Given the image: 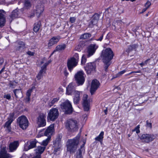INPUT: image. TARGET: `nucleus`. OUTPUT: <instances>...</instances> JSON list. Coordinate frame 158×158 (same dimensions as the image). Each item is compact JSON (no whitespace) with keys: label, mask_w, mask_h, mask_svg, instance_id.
I'll return each instance as SVG.
<instances>
[{"label":"nucleus","mask_w":158,"mask_h":158,"mask_svg":"<svg viewBox=\"0 0 158 158\" xmlns=\"http://www.w3.org/2000/svg\"><path fill=\"white\" fill-rule=\"evenodd\" d=\"M31 6L30 2L28 0H25L24 8L27 9L29 8Z\"/></svg>","instance_id":"4c0bfd02"},{"label":"nucleus","mask_w":158,"mask_h":158,"mask_svg":"<svg viewBox=\"0 0 158 158\" xmlns=\"http://www.w3.org/2000/svg\"><path fill=\"white\" fill-rule=\"evenodd\" d=\"M9 85L10 87L13 88V86L14 85L13 82L11 81H10Z\"/></svg>","instance_id":"13d9d810"},{"label":"nucleus","mask_w":158,"mask_h":158,"mask_svg":"<svg viewBox=\"0 0 158 158\" xmlns=\"http://www.w3.org/2000/svg\"><path fill=\"white\" fill-rule=\"evenodd\" d=\"M36 155L32 157V158H41V155L38 154H36Z\"/></svg>","instance_id":"4d7b16f0"},{"label":"nucleus","mask_w":158,"mask_h":158,"mask_svg":"<svg viewBox=\"0 0 158 158\" xmlns=\"http://www.w3.org/2000/svg\"><path fill=\"white\" fill-rule=\"evenodd\" d=\"M41 64H44L43 66L41 67V69L45 71L46 67L49 64L46 59L45 58H43L41 62Z\"/></svg>","instance_id":"393cba45"},{"label":"nucleus","mask_w":158,"mask_h":158,"mask_svg":"<svg viewBox=\"0 0 158 158\" xmlns=\"http://www.w3.org/2000/svg\"><path fill=\"white\" fill-rule=\"evenodd\" d=\"M98 46L96 44H91L89 45L85 50L81 59V64H84L86 63L87 58H88L94 55Z\"/></svg>","instance_id":"f03ea898"},{"label":"nucleus","mask_w":158,"mask_h":158,"mask_svg":"<svg viewBox=\"0 0 158 158\" xmlns=\"http://www.w3.org/2000/svg\"><path fill=\"white\" fill-rule=\"evenodd\" d=\"M19 11L17 9L14 10L10 16V19H11L10 22H11L13 19L19 17Z\"/></svg>","instance_id":"5701e85b"},{"label":"nucleus","mask_w":158,"mask_h":158,"mask_svg":"<svg viewBox=\"0 0 158 158\" xmlns=\"http://www.w3.org/2000/svg\"><path fill=\"white\" fill-rule=\"evenodd\" d=\"M133 73H135V71H133V72H132L130 73H128L127 74H126L125 75V76H128V75H130L131 74Z\"/></svg>","instance_id":"0e129e2a"},{"label":"nucleus","mask_w":158,"mask_h":158,"mask_svg":"<svg viewBox=\"0 0 158 158\" xmlns=\"http://www.w3.org/2000/svg\"><path fill=\"white\" fill-rule=\"evenodd\" d=\"M11 121H10L8 120V121L6 122L5 124V127H6V130L9 132H10L11 131V127L10 125L12 122Z\"/></svg>","instance_id":"473e14b6"},{"label":"nucleus","mask_w":158,"mask_h":158,"mask_svg":"<svg viewBox=\"0 0 158 158\" xmlns=\"http://www.w3.org/2000/svg\"><path fill=\"white\" fill-rule=\"evenodd\" d=\"M58 116L59 112L58 109L56 108H52L48 113L47 121H54L58 118Z\"/></svg>","instance_id":"39448f33"},{"label":"nucleus","mask_w":158,"mask_h":158,"mask_svg":"<svg viewBox=\"0 0 158 158\" xmlns=\"http://www.w3.org/2000/svg\"><path fill=\"white\" fill-rule=\"evenodd\" d=\"M72 58H73V59L77 61H78V60L79 59V56L78 54L77 53H75L73 56L72 57Z\"/></svg>","instance_id":"de8ad7c7"},{"label":"nucleus","mask_w":158,"mask_h":158,"mask_svg":"<svg viewBox=\"0 0 158 158\" xmlns=\"http://www.w3.org/2000/svg\"><path fill=\"white\" fill-rule=\"evenodd\" d=\"M37 141L34 139L25 143L24 147V151H27L33 148L36 146Z\"/></svg>","instance_id":"9b49d317"},{"label":"nucleus","mask_w":158,"mask_h":158,"mask_svg":"<svg viewBox=\"0 0 158 158\" xmlns=\"http://www.w3.org/2000/svg\"><path fill=\"white\" fill-rule=\"evenodd\" d=\"M27 54L30 56H34L35 53L34 52H31L30 51H28L27 52Z\"/></svg>","instance_id":"5fc2aeb1"},{"label":"nucleus","mask_w":158,"mask_h":158,"mask_svg":"<svg viewBox=\"0 0 158 158\" xmlns=\"http://www.w3.org/2000/svg\"><path fill=\"white\" fill-rule=\"evenodd\" d=\"M103 35H102L100 37L99 39L96 40L101 41L103 38Z\"/></svg>","instance_id":"052dcab7"},{"label":"nucleus","mask_w":158,"mask_h":158,"mask_svg":"<svg viewBox=\"0 0 158 158\" xmlns=\"http://www.w3.org/2000/svg\"><path fill=\"white\" fill-rule=\"evenodd\" d=\"M18 44L19 45L17 47L16 49L21 52L25 48V44L23 42L21 41L19 42Z\"/></svg>","instance_id":"bb28decb"},{"label":"nucleus","mask_w":158,"mask_h":158,"mask_svg":"<svg viewBox=\"0 0 158 158\" xmlns=\"http://www.w3.org/2000/svg\"><path fill=\"white\" fill-rule=\"evenodd\" d=\"M13 91L15 96L17 98H19V94L22 93L20 89H15L13 90Z\"/></svg>","instance_id":"ea45409f"},{"label":"nucleus","mask_w":158,"mask_h":158,"mask_svg":"<svg viewBox=\"0 0 158 158\" xmlns=\"http://www.w3.org/2000/svg\"><path fill=\"white\" fill-rule=\"evenodd\" d=\"M78 123L77 121L73 119L67 120L65 123V127L69 131H74L78 129Z\"/></svg>","instance_id":"20e7f679"},{"label":"nucleus","mask_w":158,"mask_h":158,"mask_svg":"<svg viewBox=\"0 0 158 158\" xmlns=\"http://www.w3.org/2000/svg\"><path fill=\"white\" fill-rule=\"evenodd\" d=\"M54 125H50L46 130L44 129V135L51 136L54 131Z\"/></svg>","instance_id":"aec40b11"},{"label":"nucleus","mask_w":158,"mask_h":158,"mask_svg":"<svg viewBox=\"0 0 158 158\" xmlns=\"http://www.w3.org/2000/svg\"><path fill=\"white\" fill-rule=\"evenodd\" d=\"M84 144H83L82 146L81 147L80 149L79 150V152L77 153V158H83L82 155V153L84 151V148L83 147Z\"/></svg>","instance_id":"cd10ccee"},{"label":"nucleus","mask_w":158,"mask_h":158,"mask_svg":"<svg viewBox=\"0 0 158 158\" xmlns=\"http://www.w3.org/2000/svg\"><path fill=\"white\" fill-rule=\"evenodd\" d=\"M82 104L84 110L88 111L89 109V100L88 99L87 95L85 94L83 95L82 98Z\"/></svg>","instance_id":"ddd939ff"},{"label":"nucleus","mask_w":158,"mask_h":158,"mask_svg":"<svg viewBox=\"0 0 158 158\" xmlns=\"http://www.w3.org/2000/svg\"><path fill=\"white\" fill-rule=\"evenodd\" d=\"M104 132L103 131H101L98 136L95 138V139L100 142H102L103 138Z\"/></svg>","instance_id":"2f4dec72"},{"label":"nucleus","mask_w":158,"mask_h":158,"mask_svg":"<svg viewBox=\"0 0 158 158\" xmlns=\"http://www.w3.org/2000/svg\"><path fill=\"white\" fill-rule=\"evenodd\" d=\"M14 115L15 114L13 112L10 113L8 118V120L10 121H12L11 122H13L15 119V118L14 117Z\"/></svg>","instance_id":"a19ab883"},{"label":"nucleus","mask_w":158,"mask_h":158,"mask_svg":"<svg viewBox=\"0 0 158 158\" xmlns=\"http://www.w3.org/2000/svg\"><path fill=\"white\" fill-rule=\"evenodd\" d=\"M91 35L89 33H85L82 34L80 36V39L87 40L91 37Z\"/></svg>","instance_id":"c85d7f7f"},{"label":"nucleus","mask_w":158,"mask_h":158,"mask_svg":"<svg viewBox=\"0 0 158 158\" xmlns=\"http://www.w3.org/2000/svg\"><path fill=\"white\" fill-rule=\"evenodd\" d=\"M99 16L95 14L92 17V19L89 23V26L90 27H93L96 24L99 19Z\"/></svg>","instance_id":"6ab92c4d"},{"label":"nucleus","mask_w":158,"mask_h":158,"mask_svg":"<svg viewBox=\"0 0 158 158\" xmlns=\"http://www.w3.org/2000/svg\"><path fill=\"white\" fill-rule=\"evenodd\" d=\"M61 138L60 137H58L56 139L55 142L54 143V144L55 145V147L58 146L59 148H60L61 147Z\"/></svg>","instance_id":"7c9ffc66"},{"label":"nucleus","mask_w":158,"mask_h":158,"mask_svg":"<svg viewBox=\"0 0 158 158\" xmlns=\"http://www.w3.org/2000/svg\"><path fill=\"white\" fill-rule=\"evenodd\" d=\"M40 27V23H36L34 24V26L33 28V30L35 32H37L39 31Z\"/></svg>","instance_id":"e433bc0d"},{"label":"nucleus","mask_w":158,"mask_h":158,"mask_svg":"<svg viewBox=\"0 0 158 158\" xmlns=\"http://www.w3.org/2000/svg\"><path fill=\"white\" fill-rule=\"evenodd\" d=\"M127 71V69H126L124 70H123L119 72L118 73V74L119 76H121V75H122L123 74L125 73Z\"/></svg>","instance_id":"8fccbe9b"},{"label":"nucleus","mask_w":158,"mask_h":158,"mask_svg":"<svg viewBox=\"0 0 158 158\" xmlns=\"http://www.w3.org/2000/svg\"><path fill=\"white\" fill-rule=\"evenodd\" d=\"M59 91H60L61 92H63V89L62 88H60L59 89Z\"/></svg>","instance_id":"69168bd1"},{"label":"nucleus","mask_w":158,"mask_h":158,"mask_svg":"<svg viewBox=\"0 0 158 158\" xmlns=\"http://www.w3.org/2000/svg\"><path fill=\"white\" fill-rule=\"evenodd\" d=\"M61 107L66 114H70L73 112V109L71 104L68 100H66L61 104Z\"/></svg>","instance_id":"0eeeda50"},{"label":"nucleus","mask_w":158,"mask_h":158,"mask_svg":"<svg viewBox=\"0 0 158 158\" xmlns=\"http://www.w3.org/2000/svg\"><path fill=\"white\" fill-rule=\"evenodd\" d=\"M101 56L104 63V69L107 71L108 67L110 64V61L114 56L113 52L111 48H107L102 51Z\"/></svg>","instance_id":"f257e3e1"},{"label":"nucleus","mask_w":158,"mask_h":158,"mask_svg":"<svg viewBox=\"0 0 158 158\" xmlns=\"http://www.w3.org/2000/svg\"><path fill=\"white\" fill-rule=\"evenodd\" d=\"M12 156L9 154L7 153L6 151L5 148H2L0 152V158H11Z\"/></svg>","instance_id":"412c9836"},{"label":"nucleus","mask_w":158,"mask_h":158,"mask_svg":"<svg viewBox=\"0 0 158 158\" xmlns=\"http://www.w3.org/2000/svg\"><path fill=\"white\" fill-rule=\"evenodd\" d=\"M35 88L34 86H33L31 89H28L26 93V100L27 102H29L30 100V96L31 95V93L32 92V89Z\"/></svg>","instance_id":"72a5a7b5"},{"label":"nucleus","mask_w":158,"mask_h":158,"mask_svg":"<svg viewBox=\"0 0 158 158\" xmlns=\"http://www.w3.org/2000/svg\"><path fill=\"white\" fill-rule=\"evenodd\" d=\"M100 85L99 81L96 79L93 80L92 82L90 89V92L93 95L97 90Z\"/></svg>","instance_id":"4468645a"},{"label":"nucleus","mask_w":158,"mask_h":158,"mask_svg":"<svg viewBox=\"0 0 158 158\" xmlns=\"http://www.w3.org/2000/svg\"><path fill=\"white\" fill-rule=\"evenodd\" d=\"M51 136H48V137L47 139H46L44 140L41 144L42 145H43L44 146V147H46L48 144V143L49 142L50 139H51Z\"/></svg>","instance_id":"c9c22d12"},{"label":"nucleus","mask_w":158,"mask_h":158,"mask_svg":"<svg viewBox=\"0 0 158 158\" xmlns=\"http://www.w3.org/2000/svg\"><path fill=\"white\" fill-rule=\"evenodd\" d=\"M66 48V45L65 44H62L58 45L56 47V50L60 51L64 50Z\"/></svg>","instance_id":"f704fd0d"},{"label":"nucleus","mask_w":158,"mask_h":158,"mask_svg":"<svg viewBox=\"0 0 158 158\" xmlns=\"http://www.w3.org/2000/svg\"><path fill=\"white\" fill-rule=\"evenodd\" d=\"M59 100V98H55L50 101H49L48 103V106L51 107L53 106L54 104L56 103Z\"/></svg>","instance_id":"c756f323"},{"label":"nucleus","mask_w":158,"mask_h":158,"mask_svg":"<svg viewBox=\"0 0 158 158\" xmlns=\"http://www.w3.org/2000/svg\"><path fill=\"white\" fill-rule=\"evenodd\" d=\"M80 136L78 135L73 139H68L67 143V151L70 153H74L77 148Z\"/></svg>","instance_id":"7ed1b4c3"},{"label":"nucleus","mask_w":158,"mask_h":158,"mask_svg":"<svg viewBox=\"0 0 158 158\" xmlns=\"http://www.w3.org/2000/svg\"><path fill=\"white\" fill-rule=\"evenodd\" d=\"M3 98L8 100H10L11 99V96L10 94H7L4 95Z\"/></svg>","instance_id":"c03bdc74"},{"label":"nucleus","mask_w":158,"mask_h":158,"mask_svg":"<svg viewBox=\"0 0 158 158\" xmlns=\"http://www.w3.org/2000/svg\"><path fill=\"white\" fill-rule=\"evenodd\" d=\"M147 9H148L147 8H146L145 7L143 9V10H142V12L141 13H143L144 12L147 10Z\"/></svg>","instance_id":"680f3d73"},{"label":"nucleus","mask_w":158,"mask_h":158,"mask_svg":"<svg viewBox=\"0 0 158 158\" xmlns=\"http://www.w3.org/2000/svg\"><path fill=\"white\" fill-rule=\"evenodd\" d=\"M52 61V60L50 59L48 61H47L48 63V64H49L50 63H51Z\"/></svg>","instance_id":"338daca9"},{"label":"nucleus","mask_w":158,"mask_h":158,"mask_svg":"<svg viewBox=\"0 0 158 158\" xmlns=\"http://www.w3.org/2000/svg\"><path fill=\"white\" fill-rule=\"evenodd\" d=\"M156 136L153 134H143L140 137V139L146 143H149L153 141Z\"/></svg>","instance_id":"f8f14e48"},{"label":"nucleus","mask_w":158,"mask_h":158,"mask_svg":"<svg viewBox=\"0 0 158 158\" xmlns=\"http://www.w3.org/2000/svg\"><path fill=\"white\" fill-rule=\"evenodd\" d=\"M136 47V45L135 44L131 45L129 47V49L131 50H132L135 49Z\"/></svg>","instance_id":"864d4df0"},{"label":"nucleus","mask_w":158,"mask_h":158,"mask_svg":"<svg viewBox=\"0 0 158 158\" xmlns=\"http://www.w3.org/2000/svg\"><path fill=\"white\" fill-rule=\"evenodd\" d=\"M45 72L44 70L41 69L36 77L38 80H40L43 77V73H45Z\"/></svg>","instance_id":"58836bf2"},{"label":"nucleus","mask_w":158,"mask_h":158,"mask_svg":"<svg viewBox=\"0 0 158 158\" xmlns=\"http://www.w3.org/2000/svg\"><path fill=\"white\" fill-rule=\"evenodd\" d=\"M4 13V11L3 10H0V27L3 26L5 22Z\"/></svg>","instance_id":"4be33fe9"},{"label":"nucleus","mask_w":158,"mask_h":158,"mask_svg":"<svg viewBox=\"0 0 158 158\" xmlns=\"http://www.w3.org/2000/svg\"><path fill=\"white\" fill-rule=\"evenodd\" d=\"M44 129H43L40 131L38 134V137H41L44 135Z\"/></svg>","instance_id":"49530a36"},{"label":"nucleus","mask_w":158,"mask_h":158,"mask_svg":"<svg viewBox=\"0 0 158 158\" xmlns=\"http://www.w3.org/2000/svg\"><path fill=\"white\" fill-rule=\"evenodd\" d=\"M76 19V18L75 17H70V21L71 23H73L75 22Z\"/></svg>","instance_id":"3c124183"},{"label":"nucleus","mask_w":158,"mask_h":158,"mask_svg":"<svg viewBox=\"0 0 158 158\" xmlns=\"http://www.w3.org/2000/svg\"><path fill=\"white\" fill-rule=\"evenodd\" d=\"M78 62L73 58H71L69 59L67 62V66L69 70L71 72L74 67L77 64Z\"/></svg>","instance_id":"dca6fc26"},{"label":"nucleus","mask_w":158,"mask_h":158,"mask_svg":"<svg viewBox=\"0 0 158 158\" xmlns=\"http://www.w3.org/2000/svg\"><path fill=\"white\" fill-rule=\"evenodd\" d=\"M60 39V37L59 36H55L52 38L48 41V47H50L56 44L59 41Z\"/></svg>","instance_id":"f3484780"},{"label":"nucleus","mask_w":158,"mask_h":158,"mask_svg":"<svg viewBox=\"0 0 158 158\" xmlns=\"http://www.w3.org/2000/svg\"><path fill=\"white\" fill-rule=\"evenodd\" d=\"M135 131L136 133L138 134L140 132L139 126V125L137 126L134 129L132 130V131L134 132Z\"/></svg>","instance_id":"a18cd8bd"},{"label":"nucleus","mask_w":158,"mask_h":158,"mask_svg":"<svg viewBox=\"0 0 158 158\" xmlns=\"http://www.w3.org/2000/svg\"><path fill=\"white\" fill-rule=\"evenodd\" d=\"M147 126L150 128H151L152 127V123H148V121L147 122Z\"/></svg>","instance_id":"bf43d9fd"},{"label":"nucleus","mask_w":158,"mask_h":158,"mask_svg":"<svg viewBox=\"0 0 158 158\" xmlns=\"http://www.w3.org/2000/svg\"><path fill=\"white\" fill-rule=\"evenodd\" d=\"M76 85L73 82L70 83L66 87V94H67L72 95L74 93Z\"/></svg>","instance_id":"2eb2a0df"},{"label":"nucleus","mask_w":158,"mask_h":158,"mask_svg":"<svg viewBox=\"0 0 158 158\" xmlns=\"http://www.w3.org/2000/svg\"><path fill=\"white\" fill-rule=\"evenodd\" d=\"M151 5V3L149 1H148L145 4V7L148 9Z\"/></svg>","instance_id":"09e8293b"},{"label":"nucleus","mask_w":158,"mask_h":158,"mask_svg":"<svg viewBox=\"0 0 158 158\" xmlns=\"http://www.w3.org/2000/svg\"><path fill=\"white\" fill-rule=\"evenodd\" d=\"M149 59H148L147 60L144 62H142L139 65L141 66V67H143L145 64L147 63V62L149 60Z\"/></svg>","instance_id":"603ef678"},{"label":"nucleus","mask_w":158,"mask_h":158,"mask_svg":"<svg viewBox=\"0 0 158 158\" xmlns=\"http://www.w3.org/2000/svg\"><path fill=\"white\" fill-rule=\"evenodd\" d=\"M84 73L83 71L78 72L75 75V78L78 86L82 85L85 81Z\"/></svg>","instance_id":"6e6552de"},{"label":"nucleus","mask_w":158,"mask_h":158,"mask_svg":"<svg viewBox=\"0 0 158 158\" xmlns=\"http://www.w3.org/2000/svg\"><path fill=\"white\" fill-rule=\"evenodd\" d=\"M19 145V141H15L11 142L9 145V149L10 151L13 152L15 151Z\"/></svg>","instance_id":"a211bd4d"},{"label":"nucleus","mask_w":158,"mask_h":158,"mask_svg":"<svg viewBox=\"0 0 158 158\" xmlns=\"http://www.w3.org/2000/svg\"><path fill=\"white\" fill-rule=\"evenodd\" d=\"M5 67H4L0 71V74H1L4 70Z\"/></svg>","instance_id":"e2e57ef3"},{"label":"nucleus","mask_w":158,"mask_h":158,"mask_svg":"<svg viewBox=\"0 0 158 158\" xmlns=\"http://www.w3.org/2000/svg\"><path fill=\"white\" fill-rule=\"evenodd\" d=\"M46 148L45 147L38 146L35 150V153L41 155L44 152Z\"/></svg>","instance_id":"a878e982"},{"label":"nucleus","mask_w":158,"mask_h":158,"mask_svg":"<svg viewBox=\"0 0 158 158\" xmlns=\"http://www.w3.org/2000/svg\"><path fill=\"white\" fill-rule=\"evenodd\" d=\"M44 10V8L43 6H37L36 8V14L37 16L39 17L41 14L43 12Z\"/></svg>","instance_id":"b1692460"},{"label":"nucleus","mask_w":158,"mask_h":158,"mask_svg":"<svg viewBox=\"0 0 158 158\" xmlns=\"http://www.w3.org/2000/svg\"><path fill=\"white\" fill-rule=\"evenodd\" d=\"M81 100L80 97H76L73 96V100L74 103L75 104H78L80 101Z\"/></svg>","instance_id":"79ce46f5"},{"label":"nucleus","mask_w":158,"mask_h":158,"mask_svg":"<svg viewBox=\"0 0 158 158\" xmlns=\"http://www.w3.org/2000/svg\"><path fill=\"white\" fill-rule=\"evenodd\" d=\"M17 123L19 127L23 130L26 129L29 125V122L27 118L23 115L19 117L17 119Z\"/></svg>","instance_id":"423d86ee"},{"label":"nucleus","mask_w":158,"mask_h":158,"mask_svg":"<svg viewBox=\"0 0 158 158\" xmlns=\"http://www.w3.org/2000/svg\"><path fill=\"white\" fill-rule=\"evenodd\" d=\"M1 62H0V65H1L2 64V63H3V60H1Z\"/></svg>","instance_id":"774afa93"},{"label":"nucleus","mask_w":158,"mask_h":158,"mask_svg":"<svg viewBox=\"0 0 158 158\" xmlns=\"http://www.w3.org/2000/svg\"><path fill=\"white\" fill-rule=\"evenodd\" d=\"M85 70L88 74H90L95 72L96 70L95 64L94 63H87L85 67Z\"/></svg>","instance_id":"9d476101"},{"label":"nucleus","mask_w":158,"mask_h":158,"mask_svg":"<svg viewBox=\"0 0 158 158\" xmlns=\"http://www.w3.org/2000/svg\"><path fill=\"white\" fill-rule=\"evenodd\" d=\"M46 113H40L37 118V123L39 127H43L46 125L45 118L46 117Z\"/></svg>","instance_id":"1a4fd4ad"},{"label":"nucleus","mask_w":158,"mask_h":158,"mask_svg":"<svg viewBox=\"0 0 158 158\" xmlns=\"http://www.w3.org/2000/svg\"><path fill=\"white\" fill-rule=\"evenodd\" d=\"M82 94V92L77 90L75 91L74 93L73 94L74 96L76 97H80V95Z\"/></svg>","instance_id":"37998d69"},{"label":"nucleus","mask_w":158,"mask_h":158,"mask_svg":"<svg viewBox=\"0 0 158 158\" xmlns=\"http://www.w3.org/2000/svg\"><path fill=\"white\" fill-rule=\"evenodd\" d=\"M64 74L65 76H67L68 75L69 73H68V72L67 71V70L66 68H65L64 69Z\"/></svg>","instance_id":"6e6d98bb"}]
</instances>
